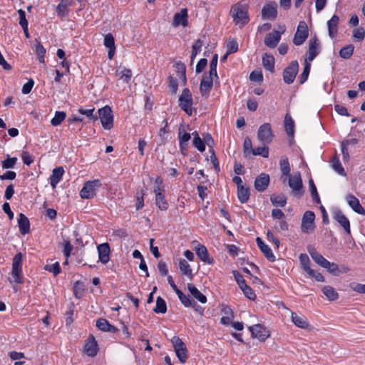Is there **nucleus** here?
I'll return each mask as SVG.
<instances>
[{"instance_id": "nucleus-10", "label": "nucleus", "mask_w": 365, "mask_h": 365, "mask_svg": "<svg viewBox=\"0 0 365 365\" xmlns=\"http://www.w3.org/2000/svg\"><path fill=\"white\" fill-rule=\"evenodd\" d=\"M298 62L297 61H292L283 71L284 81L287 84L292 83L296 78V75L298 73Z\"/></svg>"}, {"instance_id": "nucleus-43", "label": "nucleus", "mask_w": 365, "mask_h": 365, "mask_svg": "<svg viewBox=\"0 0 365 365\" xmlns=\"http://www.w3.org/2000/svg\"><path fill=\"white\" fill-rule=\"evenodd\" d=\"M270 200L273 205L283 207L287 204V197L284 195H273L270 197Z\"/></svg>"}, {"instance_id": "nucleus-54", "label": "nucleus", "mask_w": 365, "mask_h": 365, "mask_svg": "<svg viewBox=\"0 0 365 365\" xmlns=\"http://www.w3.org/2000/svg\"><path fill=\"white\" fill-rule=\"evenodd\" d=\"M94 110L95 109L93 108L90 109H84L83 108H81L78 109V111L79 113L86 115L89 119L96 120L98 119V117L97 115L93 114Z\"/></svg>"}, {"instance_id": "nucleus-45", "label": "nucleus", "mask_w": 365, "mask_h": 365, "mask_svg": "<svg viewBox=\"0 0 365 365\" xmlns=\"http://www.w3.org/2000/svg\"><path fill=\"white\" fill-rule=\"evenodd\" d=\"M354 50V46L353 44H349L340 50L339 56L342 58L348 59L352 56Z\"/></svg>"}, {"instance_id": "nucleus-5", "label": "nucleus", "mask_w": 365, "mask_h": 365, "mask_svg": "<svg viewBox=\"0 0 365 365\" xmlns=\"http://www.w3.org/2000/svg\"><path fill=\"white\" fill-rule=\"evenodd\" d=\"M274 135L272 133L271 125L264 123L259 126L257 131V139L263 144H269L272 141Z\"/></svg>"}, {"instance_id": "nucleus-34", "label": "nucleus", "mask_w": 365, "mask_h": 365, "mask_svg": "<svg viewBox=\"0 0 365 365\" xmlns=\"http://www.w3.org/2000/svg\"><path fill=\"white\" fill-rule=\"evenodd\" d=\"M179 269L180 272L185 276H187L189 279L192 278V270L188 264V262L184 259H180L179 260Z\"/></svg>"}, {"instance_id": "nucleus-19", "label": "nucleus", "mask_w": 365, "mask_h": 365, "mask_svg": "<svg viewBox=\"0 0 365 365\" xmlns=\"http://www.w3.org/2000/svg\"><path fill=\"white\" fill-rule=\"evenodd\" d=\"M84 351L89 356H95L98 352V345L93 336H90L84 346Z\"/></svg>"}, {"instance_id": "nucleus-6", "label": "nucleus", "mask_w": 365, "mask_h": 365, "mask_svg": "<svg viewBox=\"0 0 365 365\" xmlns=\"http://www.w3.org/2000/svg\"><path fill=\"white\" fill-rule=\"evenodd\" d=\"M171 342L176 353V356L181 363H185L187 359V351L184 342L176 336L173 337Z\"/></svg>"}, {"instance_id": "nucleus-33", "label": "nucleus", "mask_w": 365, "mask_h": 365, "mask_svg": "<svg viewBox=\"0 0 365 365\" xmlns=\"http://www.w3.org/2000/svg\"><path fill=\"white\" fill-rule=\"evenodd\" d=\"M96 327L101 331L115 333L117 328L111 325L106 319H99L96 321Z\"/></svg>"}, {"instance_id": "nucleus-60", "label": "nucleus", "mask_w": 365, "mask_h": 365, "mask_svg": "<svg viewBox=\"0 0 365 365\" xmlns=\"http://www.w3.org/2000/svg\"><path fill=\"white\" fill-rule=\"evenodd\" d=\"M194 146L200 151L203 152L205 150V145L200 137L193 138L192 140Z\"/></svg>"}, {"instance_id": "nucleus-27", "label": "nucleus", "mask_w": 365, "mask_h": 365, "mask_svg": "<svg viewBox=\"0 0 365 365\" xmlns=\"http://www.w3.org/2000/svg\"><path fill=\"white\" fill-rule=\"evenodd\" d=\"M64 173V170L62 167H58L53 170L52 174L50 176V184L53 188H55L56 185L60 182Z\"/></svg>"}, {"instance_id": "nucleus-51", "label": "nucleus", "mask_w": 365, "mask_h": 365, "mask_svg": "<svg viewBox=\"0 0 365 365\" xmlns=\"http://www.w3.org/2000/svg\"><path fill=\"white\" fill-rule=\"evenodd\" d=\"M84 292V286L82 282L77 281L73 286V293L76 298L80 299L82 297Z\"/></svg>"}, {"instance_id": "nucleus-31", "label": "nucleus", "mask_w": 365, "mask_h": 365, "mask_svg": "<svg viewBox=\"0 0 365 365\" xmlns=\"http://www.w3.org/2000/svg\"><path fill=\"white\" fill-rule=\"evenodd\" d=\"M222 312L223 316L220 319L221 324L224 325H229L232 323V320L234 318V314L232 309L228 306H223L222 308Z\"/></svg>"}, {"instance_id": "nucleus-11", "label": "nucleus", "mask_w": 365, "mask_h": 365, "mask_svg": "<svg viewBox=\"0 0 365 365\" xmlns=\"http://www.w3.org/2000/svg\"><path fill=\"white\" fill-rule=\"evenodd\" d=\"M192 105L191 93H182L179 97V106L188 115L192 114Z\"/></svg>"}, {"instance_id": "nucleus-36", "label": "nucleus", "mask_w": 365, "mask_h": 365, "mask_svg": "<svg viewBox=\"0 0 365 365\" xmlns=\"http://www.w3.org/2000/svg\"><path fill=\"white\" fill-rule=\"evenodd\" d=\"M262 65L264 68L272 72L274 67V58L272 55L265 53L262 57Z\"/></svg>"}, {"instance_id": "nucleus-13", "label": "nucleus", "mask_w": 365, "mask_h": 365, "mask_svg": "<svg viewBox=\"0 0 365 365\" xmlns=\"http://www.w3.org/2000/svg\"><path fill=\"white\" fill-rule=\"evenodd\" d=\"M277 15V4L275 2H269L264 4L262 9L263 19H275Z\"/></svg>"}, {"instance_id": "nucleus-42", "label": "nucleus", "mask_w": 365, "mask_h": 365, "mask_svg": "<svg viewBox=\"0 0 365 365\" xmlns=\"http://www.w3.org/2000/svg\"><path fill=\"white\" fill-rule=\"evenodd\" d=\"M284 126L287 135L292 136L294 135V124L292 117L289 114H286L284 117Z\"/></svg>"}, {"instance_id": "nucleus-63", "label": "nucleus", "mask_w": 365, "mask_h": 365, "mask_svg": "<svg viewBox=\"0 0 365 365\" xmlns=\"http://www.w3.org/2000/svg\"><path fill=\"white\" fill-rule=\"evenodd\" d=\"M349 287L356 292L365 294V284L353 282L349 284Z\"/></svg>"}, {"instance_id": "nucleus-18", "label": "nucleus", "mask_w": 365, "mask_h": 365, "mask_svg": "<svg viewBox=\"0 0 365 365\" xmlns=\"http://www.w3.org/2000/svg\"><path fill=\"white\" fill-rule=\"evenodd\" d=\"M187 9H182L180 12L176 13L174 15L173 26L177 27L180 25L182 26H186L187 25Z\"/></svg>"}, {"instance_id": "nucleus-41", "label": "nucleus", "mask_w": 365, "mask_h": 365, "mask_svg": "<svg viewBox=\"0 0 365 365\" xmlns=\"http://www.w3.org/2000/svg\"><path fill=\"white\" fill-rule=\"evenodd\" d=\"M237 197L240 202L245 203L250 198V190L244 185L237 188Z\"/></svg>"}, {"instance_id": "nucleus-15", "label": "nucleus", "mask_w": 365, "mask_h": 365, "mask_svg": "<svg viewBox=\"0 0 365 365\" xmlns=\"http://www.w3.org/2000/svg\"><path fill=\"white\" fill-rule=\"evenodd\" d=\"M345 199L349 206L353 210V211L357 214L365 215V210L360 204V202L357 197H356L352 194H348L346 195Z\"/></svg>"}, {"instance_id": "nucleus-12", "label": "nucleus", "mask_w": 365, "mask_h": 365, "mask_svg": "<svg viewBox=\"0 0 365 365\" xmlns=\"http://www.w3.org/2000/svg\"><path fill=\"white\" fill-rule=\"evenodd\" d=\"M215 85V88L216 89L217 85L218 84V76L217 73L215 76H212L209 71V73H205L201 81L200 90L201 91H206L212 88L213 85Z\"/></svg>"}, {"instance_id": "nucleus-52", "label": "nucleus", "mask_w": 365, "mask_h": 365, "mask_svg": "<svg viewBox=\"0 0 365 365\" xmlns=\"http://www.w3.org/2000/svg\"><path fill=\"white\" fill-rule=\"evenodd\" d=\"M179 299L180 300L181 303L186 307H189L192 306V301L191 299L182 293L180 290H178L176 292Z\"/></svg>"}, {"instance_id": "nucleus-21", "label": "nucleus", "mask_w": 365, "mask_h": 365, "mask_svg": "<svg viewBox=\"0 0 365 365\" xmlns=\"http://www.w3.org/2000/svg\"><path fill=\"white\" fill-rule=\"evenodd\" d=\"M307 250L313 260L319 265L324 267V266L329 264V261L320 255L314 247L309 246Z\"/></svg>"}, {"instance_id": "nucleus-24", "label": "nucleus", "mask_w": 365, "mask_h": 365, "mask_svg": "<svg viewBox=\"0 0 365 365\" xmlns=\"http://www.w3.org/2000/svg\"><path fill=\"white\" fill-rule=\"evenodd\" d=\"M291 319L294 325L299 328L304 329H309V324L307 319L304 316L298 315L297 314L292 312L291 314Z\"/></svg>"}, {"instance_id": "nucleus-8", "label": "nucleus", "mask_w": 365, "mask_h": 365, "mask_svg": "<svg viewBox=\"0 0 365 365\" xmlns=\"http://www.w3.org/2000/svg\"><path fill=\"white\" fill-rule=\"evenodd\" d=\"M315 215L312 211H306L302 217L301 230L304 233L312 232L314 230Z\"/></svg>"}, {"instance_id": "nucleus-23", "label": "nucleus", "mask_w": 365, "mask_h": 365, "mask_svg": "<svg viewBox=\"0 0 365 365\" xmlns=\"http://www.w3.org/2000/svg\"><path fill=\"white\" fill-rule=\"evenodd\" d=\"M99 260L103 264H106L109 259L110 247L108 243H103L98 247Z\"/></svg>"}, {"instance_id": "nucleus-14", "label": "nucleus", "mask_w": 365, "mask_h": 365, "mask_svg": "<svg viewBox=\"0 0 365 365\" xmlns=\"http://www.w3.org/2000/svg\"><path fill=\"white\" fill-rule=\"evenodd\" d=\"M249 329L252 333V336L261 341H264L269 336V331L260 324H255L250 327Z\"/></svg>"}, {"instance_id": "nucleus-3", "label": "nucleus", "mask_w": 365, "mask_h": 365, "mask_svg": "<svg viewBox=\"0 0 365 365\" xmlns=\"http://www.w3.org/2000/svg\"><path fill=\"white\" fill-rule=\"evenodd\" d=\"M101 186L99 180H89L84 183L83 188L80 192V195L83 199H91L96 195V188Z\"/></svg>"}, {"instance_id": "nucleus-58", "label": "nucleus", "mask_w": 365, "mask_h": 365, "mask_svg": "<svg viewBox=\"0 0 365 365\" xmlns=\"http://www.w3.org/2000/svg\"><path fill=\"white\" fill-rule=\"evenodd\" d=\"M45 269L51 272L53 274L54 276L58 274L61 272L60 266L58 262H56L52 264H47L45 266Z\"/></svg>"}, {"instance_id": "nucleus-17", "label": "nucleus", "mask_w": 365, "mask_h": 365, "mask_svg": "<svg viewBox=\"0 0 365 365\" xmlns=\"http://www.w3.org/2000/svg\"><path fill=\"white\" fill-rule=\"evenodd\" d=\"M269 183V176L266 173H261L255 180V188L262 192L267 189Z\"/></svg>"}, {"instance_id": "nucleus-25", "label": "nucleus", "mask_w": 365, "mask_h": 365, "mask_svg": "<svg viewBox=\"0 0 365 365\" xmlns=\"http://www.w3.org/2000/svg\"><path fill=\"white\" fill-rule=\"evenodd\" d=\"M319 42L316 37L309 40L308 60L312 61L319 53Z\"/></svg>"}, {"instance_id": "nucleus-7", "label": "nucleus", "mask_w": 365, "mask_h": 365, "mask_svg": "<svg viewBox=\"0 0 365 365\" xmlns=\"http://www.w3.org/2000/svg\"><path fill=\"white\" fill-rule=\"evenodd\" d=\"M309 35L308 26L305 21H299L297 31L293 38V43L297 46L302 45L307 38Z\"/></svg>"}, {"instance_id": "nucleus-44", "label": "nucleus", "mask_w": 365, "mask_h": 365, "mask_svg": "<svg viewBox=\"0 0 365 365\" xmlns=\"http://www.w3.org/2000/svg\"><path fill=\"white\" fill-rule=\"evenodd\" d=\"M153 311L155 313H161L165 314L167 312V306L165 300L161 298L160 297H158L156 299V305L155 307L153 309Z\"/></svg>"}, {"instance_id": "nucleus-55", "label": "nucleus", "mask_w": 365, "mask_h": 365, "mask_svg": "<svg viewBox=\"0 0 365 365\" xmlns=\"http://www.w3.org/2000/svg\"><path fill=\"white\" fill-rule=\"evenodd\" d=\"M352 36L359 41H363L365 36V29L363 27L355 28L353 31Z\"/></svg>"}, {"instance_id": "nucleus-9", "label": "nucleus", "mask_w": 365, "mask_h": 365, "mask_svg": "<svg viewBox=\"0 0 365 365\" xmlns=\"http://www.w3.org/2000/svg\"><path fill=\"white\" fill-rule=\"evenodd\" d=\"M21 266H22V255L21 252L17 253L12 263L11 275L14 281L16 283H21Z\"/></svg>"}, {"instance_id": "nucleus-38", "label": "nucleus", "mask_w": 365, "mask_h": 365, "mask_svg": "<svg viewBox=\"0 0 365 365\" xmlns=\"http://www.w3.org/2000/svg\"><path fill=\"white\" fill-rule=\"evenodd\" d=\"M117 75L120 79L128 83L131 79L133 73L130 69L125 67H119L117 70Z\"/></svg>"}, {"instance_id": "nucleus-59", "label": "nucleus", "mask_w": 365, "mask_h": 365, "mask_svg": "<svg viewBox=\"0 0 365 365\" xmlns=\"http://www.w3.org/2000/svg\"><path fill=\"white\" fill-rule=\"evenodd\" d=\"M63 253L66 258L69 257L71 252L73 250V245L71 244L68 240H63Z\"/></svg>"}, {"instance_id": "nucleus-56", "label": "nucleus", "mask_w": 365, "mask_h": 365, "mask_svg": "<svg viewBox=\"0 0 365 365\" xmlns=\"http://www.w3.org/2000/svg\"><path fill=\"white\" fill-rule=\"evenodd\" d=\"M103 43L108 48L115 49L114 38L110 34H108L104 36Z\"/></svg>"}, {"instance_id": "nucleus-57", "label": "nucleus", "mask_w": 365, "mask_h": 365, "mask_svg": "<svg viewBox=\"0 0 365 365\" xmlns=\"http://www.w3.org/2000/svg\"><path fill=\"white\" fill-rule=\"evenodd\" d=\"M241 290L243 292L244 294L246 297H247L250 300H255L256 298V295L254 293L253 290L248 285H244L243 287L241 288Z\"/></svg>"}, {"instance_id": "nucleus-46", "label": "nucleus", "mask_w": 365, "mask_h": 365, "mask_svg": "<svg viewBox=\"0 0 365 365\" xmlns=\"http://www.w3.org/2000/svg\"><path fill=\"white\" fill-rule=\"evenodd\" d=\"M299 262L303 269L307 273H312V269L309 267V258L307 254H301L299 255Z\"/></svg>"}, {"instance_id": "nucleus-49", "label": "nucleus", "mask_w": 365, "mask_h": 365, "mask_svg": "<svg viewBox=\"0 0 365 365\" xmlns=\"http://www.w3.org/2000/svg\"><path fill=\"white\" fill-rule=\"evenodd\" d=\"M35 52L38 56L39 62L44 63V55L46 49L40 42H37L35 46Z\"/></svg>"}, {"instance_id": "nucleus-64", "label": "nucleus", "mask_w": 365, "mask_h": 365, "mask_svg": "<svg viewBox=\"0 0 365 365\" xmlns=\"http://www.w3.org/2000/svg\"><path fill=\"white\" fill-rule=\"evenodd\" d=\"M238 50V43L236 41H229L227 44V51L228 53H232L237 52Z\"/></svg>"}, {"instance_id": "nucleus-26", "label": "nucleus", "mask_w": 365, "mask_h": 365, "mask_svg": "<svg viewBox=\"0 0 365 365\" xmlns=\"http://www.w3.org/2000/svg\"><path fill=\"white\" fill-rule=\"evenodd\" d=\"M18 225L21 234L25 235L30 231V223L28 217L23 213L19 215Z\"/></svg>"}, {"instance_id": "nucleus-62", "label": "nucleus", "mask_w": 365, "mask_h": 365, "mask_svg": "<svg viewBox=\"0 0 365 365\" xmlns=\"http://www.w3.org/2000/svg\"><path fill=\"white\" fill-rule=\"evenodd\" d=\"M233 276L235 277V281L237 282V284L239 285L240 288L244 287V285H246L245 280L242 277V276L236 270L232 272Z\"/></svg>"}, {"instance_id": "nucleus-40", "label": "nucleus", "mask_w": 365, "mask_h": 365, "mask_svg": "<svg viewBox=\"0 0 365 365\" xmlns=\"http://www.w3.org/2000/svg\"><path fill=\"white\" fill-rule=\"evenodd\" d=\"M331 168L340 175L346 176V173L337 156H334L331 161Z\"/></svg>"}, {"instance_id": "nucleus-48", "label": "nucleus", "mask_w": 365, "mask_h": 365, "mask_svg": "<svg viewBox=\"0 0 365 365\" xmlns=\"http://www.w3.org/2000/svg\"><path fill=\"white\" fill-rule=\"evenodd\" d=\"M66 118V113L63 111L56 112L55 116L51 119V123L53 126H57L61 123V122Z\"/></svg>"}, {"instance_id": "nucleus-20", "label": "nucleus", "mask_w": 365, "mask_h": 365, "mask_svg": "<svg viewBox=\"0 0 365 365\" xmlns=\"http://www.w3.org/2000/svg\"><path fill=\"white\" fill-rule=\"evenodd\" d=\"M289 186L292 189L295 195L298 194V192L301 190L302 187V180L300 174L296 173L293 175H289Z\"/></svg>"}, {"instance_id": "nucleus-53", "label": "nucleus", "mask_w": 365, "mask_h": 365, "mask_svg": "<svg viewBox=\"0 0 365 365\" xmlns=\"http://www.w3.org/2000/svg\"><path fill=\"white\" fill-rule=\"evenodd\" d=\"M203 45V42L201 39H197L192 46L191 53V61H193L194 58L197 56V53L200 51L201 48Z\"/></svg>"}, {"instance_id": "nucleus-37", "label": "nucleus", "mask_w": 365, "mask_h": 365, "mask_svg": "<svg viewBox=\"0 0 365 365\" xmlns=\"http://www.w3.org/2000/svg\"><path fill=\"white\" fill-rule=\"evenodd\" d=\"M196 254L202 262L208 264L212 262V261L209 259L207 250L204 245H199L196 248Z\"/></svg>"}, {"instance_id": "nucleus-30", "label": "nucleus", "mask_w": 365, "mask_h": 365, "mask_svg": "<svg viewBox=\"0 0 365 365\" xmlns=\"http://www.w3.org/2000/svg\"><path fill=\"white\" fill-rule=\"evenodd\" d=\"M281 37L279 34L274 31L268 34L264 38V43L269 48H275L280 41Z\"/></svg>"}, {"instance_id": "nucleus-50", "label": "nucleus", "mask_w": 365, "mask_h": 365, "mask_svg": "<svg viewBox=\"0 0 365 365\" xmlns=\"http://www.w3.org/2000/svg\"><path fill=\"white\" fill-rule=\"evenodd\" d=\"M252 153L254 155H261L263 158H268L269 156V148L267 146L264 145L262 147H258L252 150Z\"/></svg>"}, {"instance_id": "nucleus-28", "label": "nucleus", "mask_w": 365, "mask_h": 365, "mask_svg": "<svg viewBox=\"0 0 365 365\" xmlns=\"http://www.w3.org/2000/svg\"><path fill=\"white\" fill-rule=\"evenodd\" d=\"M187 289L190 294L202 304L207 302V297L201 292H200L195 285L191 283L187 284Z\"/></svg>"}, {"instance_id": "nucleus-29", "label": "nucleus", "mask_w": 365, "mask_h": 365, "mask_svg": "<svg viewBox=\"0 0 365 365\" xmlns=\"http://www.w3.org/2000/svg\"><path fill=\"white\" fill-rule=\"evenodd\" d=\"M339 21V18L336 15H334L330 20L327 22V26L329 30V35L330 38H334L338 31V23Z\"/></svg>"}, {"instance_id": "nucleus-61", "label": "nucleus", "mask_w": 365, "mask_h": 365, "mask_svg": "<svg viewBox=\"0 0 365 365\" xmlns=\"http://www.w3.org/2000/svg\"><path fill=\"white\" fill-rule=\"evenodd\" d=\"M16 161V158H9L2 162V168L4 169L12 168H14Z\"/></svg>"}, {"instance_id": "nucleus-4", "label": "nucleus", "mask_w": 365, "mask_h": 365, "mask_svg": "<svg viewBox=\"0 0 365 365\" xmlns=\"http://www.w3.org/2000/svg\"><path fill=\"white\" fill-rule=\"evenodd\" d=\"M99 118L102 126L106 130H110L113 126V115L111 108L106 106L98 110Z\"/></svg>"}, {"instance_id": "nucleus-39", "label": "nucleus", "mask_w": 365, "mask_h": 365, "mask_svg": "<svg viewBox=\"0 0 365 365\" xmlns=\"http://www.w3.org/2000/svg\"><path fill=\"white\" fill-rule=\"evenodd\" d=\"M322 292L330 301H335L338 299L339 294L331 286H325L322 289Z\"/></svg>"}, {"instance_id": "nucleus-1", "label": "nucleus", "mask_w": 365, "mask_h": 365, "mask_svg": "<svg viewBox=\"0 0 365 365\" xmlns=\"http://www.w3.org/2000/svg\"><path fill=\"white\" fill-rule=\"evenodd\" d=\"M175 73L168 78V88L172 91H189L186 87V67L182 62H177L174 64Z\"/></svg>"}, {"instance_id": "nucleus-2", "label": "nucleus", "mask_w": 365, "mask_h": 365, "mask_svg": "<svg viewBox=\"0 0 365 365\" xmlns=\"http://www.w3.org/2000/svg\"><path fill=\"white\" fill-rule=\"evenodd\" d=\"M230 14L235 25L243 27L250 21L248 6L243 4H236L231 8Z\"/></svg>"}, {"instance_id": "nucleus-32", "label": "nucleus", "mask_w": 365, "mask_h": 365, "mask_svg": "<svg viewBox=\"0 0 365 365\" xmlns=\"http://www.w3.org/2000/svg\"><path fill=\"white\" fill-rule=\"evenodd\" d=\"M280 170L282 172L281 180L283 182L287 180V176L290 175V166L287 158H283L280 160L279 163Z\"/></svg>"}, {"instance_id": "nucleus-16", "label": "nucleus", "mask_w": 365, "mask_h": 365, "mask_svg": "<svg viewBox=\"0 0 365 365\" xmlns=\"http://www.w3.org/2000/svg\"><path fill=\"white\" fill-rule=\"evenodd\" d=\"M333 218L343 227L347 234L351 233L349 219L341 210H336L333 214Z\"/></svg>"}, {"instance_id": "nucleus-35", "label": "nucleus", "mask_w": 365, "mask_h": 365, "mask_svg": "<svg viewBox=\"0 0 365 365\" xmlns=\"http://www.w3.org/2000/svg\"><path fill=\"white\" fill-rule=\"evenodd\" d=\"M70 5L71 0H61L56 7L57 14L61 17L66 16L68 12V8Z\"/></svg>"}, {"instance_id": "nucleus-22", "label": "nucleus", "mask_w": 365, "mask_h": 365, "mask_svg": "<svg viewBox=\"0 0 365 365\" xmlns=\"http://www.w3.org/2000/svg\"><path fill=\"white\" fill-rule=\"evenodd\" d=\"M256 242L261 252L264 254L266 258L270 262H274L275 260V257L269 246L265 245L260 237H257Z\"/></svg>"}, {"instance_id": "nucleus-47", "label": "nucleus", "mask_w": 365, "mask_h": 365, "mask_svg": "<svg viewBox=\"0 0 365 365\" xmlns=\"http://www.w3.org/2000/svg\"><path fill=\"white\" fill-rule=\"evenodd\" d=\"M155 204L161 210H166L168 207V203L165 199V195L161 194L155 196Z\"/></svg>"}]
</instances>
